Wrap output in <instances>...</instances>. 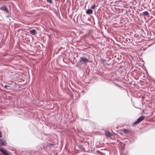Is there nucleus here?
I'll use <instances>...</instances> for the list:
<instances>
[{
  "mask_svg": "<svg viewBox=\"0 0 155 155\" xmlns=\"http://www.w3.org/2000/svg\"><path fill=\"white\" fill-rule=\"evenodd\" d=\"M89 61V60L84 57H81L79 60V63L81 64L86 63Z\"/></svg>",
  "mask_w": 155,
  "mask_h": 155,
  "instance_id": "1",
  "label": "nucleus"
},
{
  "mask_svg": "<svg viewBox=\"0 0 155 155\" xmlns=\"http://www.w3.org/2000/svg\"><path fill=\"white\" fill-rule=\"evenodd\" d=\"M145 118V116H141L139 117L137 120L134 123V124L136 125L141 122Z\"/></svg>",
  "mask_w": 155,
  "mask_h": 155,
  "instance_id": "2",
  "label": "nucleus"
},
{
  "mask_svg": "<svg viewBox=\"0 0 155 155\" xmlns=\"http://www.w3.org/2000/svg\"><path fill=\"white\" fill-rule=\"evenodd\" d=\"M0 9L2 11L5 12L7 14L9 13L8 10L7 8L5 6H2V7H0Z\"/></svg>",
  "mask_w": 155,
  "mask_h": 155,
  "instance_id": "3",
  "label": "nucleus"
},
{
  "mask_svg": "<svg viewBox=\"0 0 155 155\" xmlns=\"http://www.w3.org/2000/svg\"><path fill=\"white\" fill-rule=\"evenodd\" d=\"M0 144L2 146H6L7 145V143L3 139H0Z\"/></svg>",
  "mask_w": 155,
  "mask_h": 155,
  "instance_id": "4",
  "label": "nucleus"
},
{
  "mask_svg": "<svg viewBox=\"0 0 155 155\" xmlns=\"http://www.w3.org/2000/svg\"><path fill=\"white\" fill-rule=\"evenodd\" d=\"M0 151L4 155H9L6 150L2 148H0Z\"/></svg>",
  "mask_w": 155,
  "mask_h": 155,
  "instance_id": "5",
  "label": "nucleus"
},
{
  "mask_svg": "<svg viewBox=\"0 0 155 155\" xmlns=\"http://www.w3.org/2000/svg\"><path fill=\"white\" fill-rule=\"evenodd\" d=\"M30 32L31 34L33 35H36L37 33L35 29L31 30L30 31Z\"/></svg>",
  "mask_w": 155,
  "mask_h": 155,
  "instance_id": "6",
  "label": "nucleus"
},
{
  "mask_svg": "<svg viewBox=\"0 0 155 155\" xmlns=\"http://www.w3.org/2000/svg\"><path fill=\"white\" fill-rule=\"evenodd\" d=\"M105 135L106 136V137L107 138H108L109 137L111 136L112 135L111 133H110V132H106L105 133Z\"/></svg>",
  "mask_w": 155,
  "mask_h": 155,
  "instance_id": "7",
  "label": "nucleus"
},
{
  "mask_svg": "<svg viewBox=\"0 0 155 155\" xmlns=\"http://www.w3.org/2000/svg\"><path fill=\"white\" fill-rule=\"evenodd\" d=\"M93 12V11L91 10V9H88L87 10L86 12V13L87 14L90 15L91 14H92Z\"/></svg>",
  "mask_w": 155,
  "mask_h": 155,
  "instance_id": "8",
  "label": "nucleus"
},
{
  "mask_svg": "<svg viewBox=\"0 0 155 155\" xmlns=\"http://www.w3.org/2000/svg\"><path fill=\"white\" fill-rule=\"evenodd\" d=\"M143 14L144 16H148L149 15V13L147 11H145L143 12Z\"/></svg>",
  "mask_w": 155,
  "mask_h": 155,
  "instance_id": "9",
  "label": "nucleus"
},
{
  "mask_svg": "<svg viewBox=\"0 0 155 155\" xmlns=\"http://www.w3.org/2000/svg\"><path fill=\"white\" fill-rule=\"evenodd\" d=\"M122 130L123 132L125 133H127L129 132V130L126 129H124Z\"/></svg>",
  "mask_w": 155,
  "mask_h": 155,
  "instance_id": "10",
  "label": "nucleus"
},
{
  "mask_svg": "<svg viewBox=\"0 0 155 155\" xmlns=\"http://www.w3.org/2000/svg\"><path fill=\"white\" fill-rule=\"evenodd\" d=\"M78 147H79V148L81 150H84V148L83 147V146L81 145H78Z\"/></svg>",
  "mask_w": 155,
  "mask_h": 155,
  "instance_id": "11",
  "label": "nucleus"
},
{
  "mask_svg": "<svg viewBox=\"0 0 155 155\" xmlns=\"http://www.w3.org/2000/svg\"><path fill=\"white\" fill-rule=\"evenodd\" d=\"M96 6L95 4L93 5L91 7V9H94L95 8Z\"/></svg>",
  "mask_w": 155,
  "mask_h": 155,
  "instance_id": "12",
  "label": "nucleus"
},
{
  "mask_svg": "<svg viewBox=\"0 0 155 155\" xmlns=\"http://www.w3.org/2000/svg\"><path fill=\"white\" fill-rule=\"evenodd\" d=\"M47 1L50 3H52V0H47Z\"/></svg>",
  "mask_w": 155,
  "mask_h": 155,
  "instance_id": "13",
  "label": "nucleus"
},
{
  "mask_svg": "<svg viewBox=\"0 0 155 155\" xmlns=\"http://www.w3.org/2000/svg\"><path fill=\"white\" fill-rule=\"evenodd\" d=\"M2 133L0 131V138H2Z\"/></svg>",
  "mask_w": 155,
  "mask_h": 155,
  "instance_id": "14",
  "label": "nucleus"
},
{
  "mask_svg": "<svg viewBox=\"0 0 155 155\" xmlns=\"http://www.w3.org/2000/svg\"><path fill=\"white\" fill-rule=\"evenodd\" d=\"M8 87V86H7V85H5V88H6Z\"/></svg>",
  "mask_w": 155,
  "mask_h": 155,
  "instance_id": "15",
  "label": "nucleus"
},
{
  "mask_svg": "<svg viewBox=\"0 0 155 155\" xmlns=\"http://www.w3.org/2000/svg\"><path fill=\"white\" fill-rule=\"evenodd\" d=\"M7 17L8 18V17H9V16H7Z\"/></svg>",
  "mask_w": 155,
  "mask_h": 155,
  "instance_id": "16",
  "label": "nucleus"
}]
</instances>
